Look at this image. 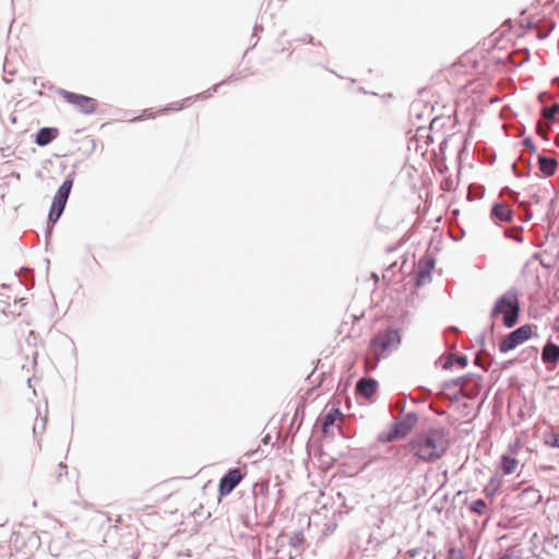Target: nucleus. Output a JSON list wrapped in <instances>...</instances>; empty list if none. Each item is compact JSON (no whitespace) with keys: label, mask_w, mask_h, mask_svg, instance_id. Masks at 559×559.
Returning a JSON list of instances; mask_svg holds the SVG:
<instances>
[{"label":"nucleus","mask_w":559,"mask_h":559,"mask_svg":"<svg viewBox=\"0 0 559 559\" xmlns=\"http://www.w3.org/2000/svg\"><path fill=\"white\" fill-rule=\"evenodd\" d=\"M190 100V98H186L180 102H174L168 104L165 108L159 109L157 112H144L147 118L154 119L158 114H165L167 111H179L185 108L186 104Z\"/></svg>","instance_id":"obj_15"},{"label":"nucleus","mask_w":559,"mask_h":559,"mask_svg":"<svg viewBox=\"0 0 559 559\" xmlns=\"http://www.w3.org/2000/svg\"><path fill=\"white\" fill-rule=\"evenodd\" d=\"M453 358H454V356H449V357L447 358L445 362L443 364V368H444V369H449V368H451V367H452L453 361H454V359H453Z\"/></svg>","instance_id":"obj_26"},{"label":"nucleus","mask_w":559,"mask_h":559,"mask_svg":"<svg viewBox=\"0 0 559 559\" xmlns=\"http://www.w3.org/2000/svg\"><path fill=\"white\" fill-rule=\"evenodd\" d=\"M66 203H67L66 199L55 195L53 202L51 204L50 213H49V219L52 223H56L57 219L60 217V215L62 214L63 209L66 206Z\"/></svg>","instance_id":"obj_14"},{"label":"nucleus","mask_w":559,"mask_h":559,"mask_svg":"<svg viewBox=\"0 0 559 559\" xmlns=\"http://www.w3.org/2000/svg\"><path fill=\"white\" fill-rule=\"evenodd\" d=\"M245 474L240 468L230 469L219 481L218 493L219 497H226L239 485L243 479Z\"/></svg>","instance_id":"obj_7"},{"label":"nucleus","mask_w":559,"mask_h":559,"mask_svg":"<svg viewBox=\"0 0 559 559\" xmlns=\"http://www.w3.org/2000/svg\"><path fill=\"white\" fill-rule=\"evenodd\" d=\"M344 414L340 411V408H331L323 418L322 430L324 433L329 432L331 426H333L336 421H343Z\"/></svg>","instance_id":"obj_11"},{"label":"nucleus","mask_w":559,"mask_h":559,"mask_svg":"<svg viewBox=\"0 0 559 559\" xmlns=\"http://www.w3.org/2000/svg\"><path fill=\"white\" fill-rule=\"evenodd\" d=\"M401 341V332L397 329L389 326L378 331L369 342L370 355L365 358L366 371L374 370L382 358L397 349Z\"/></svg>","instance_id":"obj_2"},{"label":"nucleus","mask_w":559,"mask_h":559,"mask_svg":"<svg viewBox=\"0 0 559 559\" xmlns=\"http://www.w3.org/2000/svg\"><path fill=\"white\" fill-rule=\"evenodd\" d=\"M550 130V127L548 123H545L543 121H538L536 126L537 133L543 136L545 140L547 139V134Z\"/></svg>","instance_id":"obj_21"},{"label":"nucleus","mask_w":559,"mask_h":559,"mask_svg":"<svg viewBox=\"0 0 559 559\" xmlns=\"http://www.w3.org/2000/svg\"><path fill=\"white\" fill-rule=\"evenodd\" d=\"M559 112V105L554 104L550 107H546L543 109V117L547 120H555V116Z\"/></svg>","instance_id":"obj_20"},{"label":"nucleus","mask_w":559,"mask_h":559,"mask_svg":"<svg viewBox=\"0 0 559 559\" xmlns=\"http://www.w3.org/2000/svg\"><path fill=\"white\" fill-rule=\"evenodd\" d=\"M444 79L453 85L466 87L471 82V75L467 73V68L463 63H454L449 69L442 71Z\"/></svg>","instance_id":"obj_6"},{"label":"nucleus","mask_w":559,"mask_h":559,"mask_svg":"<svg viewBox=\"0 0 559 559\" xmlns=\"http://www.w3.org/2000/svg\"><path fill=\"white\" fill-rule=\"evenodd\" d=\"M546 443L552 448H559V433H552L549 436Z\"/></svg>","instance_id":"obj_22"},{"label":"nucleus","mask_w":559,"mask_h":559,"mask_svg":"<svg viewBox=\"0 0 559 559\" xmlns=\"http://www.w3.org/2000/svg\"><path fill=\"white\" fill-rule=\"evenodd\" d=\"M542 360L554 368L559 362V345L548 342L543 348Z\"/></svg>","instance_id":"obj_9"},{"label":"nucleus","mask_w":559,"mask_h":559,"mask_svg":"<svg viewBox=\"0 0 559 559\" xmlns=\"http://www.w3.org/2000/svg\"><path fill=\"white\" fill-rule=\"evenodd\" d=\"M486 509H487V504L486 502L483 500V499H477L475 500L471 507H469V510L473 512V513H477L479 515L484 514L486 512Z\"/></svg>","instance_id":"obj_19"},{"label":"nucleus","mask_w":559,"mask_h":559,"mask_svg":"<svg viewBox=\"0 0 559 559\" xmlns=\"http://www.w3.org/2000/svg\"><path fill=\"white\" fill-rule=\"evenodd\" d=\"M450 445L447 432L442 428L429 429L415 436L408 442V449L421 462L431 463L441 459Z\"/></svg>","instance_id":"obj_1"},{"label":"nucleus","mask_w":559,"mask_h":559,"mask_svg":"<svg viewBox=\"0 0 559 559\" xmlns=\"http://www.w3.org/2000/svg\"><path fill=\"white\" fill-rule=\"evenodd\" d=\"M453 359L462 368L467 366V358L465 356H454Z\"/></svg>","instance_id":"obj_24"},{"label":"nucleus","mask_w":559,"mask_h":559,"mask_svg":"<svg viewBox=\"0 0 559 559\" xmlns=\"http://www.w3.org/2000/svg\"><path fill=\"white\" fill-rule=\"evenodd\" d=\"M58 133V129L56 128H41L36 134L35 142L39 146H45L55 140Z\"/></svg>","instance_id":"obj_12"},{"label":"nucleus","mask_w":559,"mask_h":559,"mask_svg":"<svg viewBox=\"0 0 559 559\" xmlns=\"http://www.w3.org/2000/svg\"><path fill=\"white\" fill-rule=\"evenodd\" d=\"M523 145L525 147H527L531 152H535L536 151V147H535V145L533 144V141L530 138H527V139H525L523 141Z\"/></svg>","instance_id":"obj_25"},{"label":"nucleus","mask_w":559,"mask_h":559,"mask_svg":"<svg viewBox=\"0 0 559 559\" xmlns=\"http://www.w3.org/2000/svg\"><path fill=\"white\" fill-rule=\"evenodd\" d=\"M71 188H72V180L68 179V180H66L60 186V188L58 189L56 195H58L59 198H63V199L68 200L70 191H71Z\"/></svg>","instance_id":"obj_18"},{"label":"nucleus","mask_w":559,"mask_h":559,"mask_svg":"<svg viewBox=\"0 0 559 559\" xmlns=\"http://www.w3.org/2000/svg\"><path fill=\"white\" fill-rule=\"evenodd\" d=\"M503 316V324L512 328L516 324L520 314L519 296L515 289L506 292L496 302L491 310V317Z\"/></svg>","instance_id":"obj_3"},{"label":"nucleus","mask_w":559,"mask_h":559,"mask_svg":"<svg viewBox=\"0 0 559 559\" xmlns=\"http://www.w3.org/2000/svg\"><path fill=\"white\" fill-rule=\"evenodd\" d=\"M492 216L500 222H509L512 218V211L507 204H496Z\"/></svg>","instance_id":"obj_17"},{"label":"nucleus","mask_w":559,"mask_h":559,"mask_svg":"<svg viewBox=\"0 0 559 559\" xmlns=\"http://www.w3.org/2000/svg\"><path fill=\"white\" fill-rule=\"evenodd\" d=\"M59 96L67 103L74 106L80 112L84 115H92L97 110L98 103L95 98L69 92L66 90L59 91Z\"/></svg>","instance_id":"obj_4"},{"label":"nucleus","mask_w":559,"mask_h":559,"mask_svg":"<svg viewBox=\"0 0 559 559\" xmlns=\"http://www.w3.org/2000/svg\"><path fill=\"white\" fill-rule=\"evenodd\" d=\"M533 334V329L531 324H524L510 334H508L500 343L499 350L501 353H508L519 345L523 344L527 340L531 338Z\"/></svg>","instance_id":"obj_5"},{"label":"nucleus","mask_w":559,"mask_h":559,"mask_svg":"<svg viewBox=\"0 0 559 559\" xmlns=\"http://www.w3.org/2000/svg\"><path fill=\"white\" fill-rule=\"evenodd\" d=\"M519 467V461L511 454H504L501 457V469L503 474L510 475L515 473Z\"/></svg>","instance_id":"obj_16"},{"label":"nucleus","mask_w":559,"mask_h":559,"mask_svg":"<svg viewBox=\"0 0 559 559\" xmlns=\"http://www.w3.org/2000/svg\"><path fill=\"white\" fill-rule=\"evenodd\" d=\"M448 559H464V556L461 550L451 549Z\"/></svg>","instance_id":"obj_23"},{"label":"nucleus","mask_w":559,"mask_h":559,"mask_svg":"<svg viewBox=\"0 0 559 559\" xmlns=\"http://www.w3.org/2000/svg\"><path fill=\"white\" fill-rule=\"evenodd\" d=\"M459 381H461L463 383L465 381V378H461V379H459Z\"/></svg>","instance_id":"obj_28"},{"label":"nucleus","mask_w":559,"mask_h":559,"mask_svg":"<svg viewBox=\"0 0 559 559\" xmlns=\"http://www.w3.org/2000/svg\"><path fill=\"white\" fill-rule=\"evenodd\" d=\"M538 166L544 176L550 177L556 173L558 163L556 158L539 156Z\"/></svg>","instance_id":"obj_13"},{"label":"nucleus","mask_w":559,"mask_h":559,"mask_svg":"<svg viewBox=\"0 0 559 559\" xmlns=\"http://www.w3.org/2000/svg\"><path fill=\"white\" fill-rule=\"evenodd\" d=\"M416 423V417L413 415L407 416L404 421L396 423L389 438L385 440L386 442L393 441L394 439L404 438L414 427Z\"/></svg>","instance_id":"obj_8"},{"label":"nucleus","mask_w":559,"mask_h":559,"mask_svg":"<svg viewBox=\"0 0 559 559\" xmlns=\"http://www.w3.org/2000/svg\"><path fill=\"white\" fill-rule=\"evenodd\" d=\"M378 383L373 379L362 378L357 382L356 391L359 395L370 399L377 391Z\"/></svg>","instance_id":"obj_10"},{"label":"nucleus","mask_w":559,"mask_h":559,"mask_svg":"<svg viewBox=\"0 0 559 559\" xmlns=\"http://www.w3.org/2000/svg\"><path fill=\"white\" fill-rule=\"evenodd\" d=\"M497 559H513V557L510 554H503L499 556Z\"/></svg>","instance_id":"obj_27"}]
</instances>
